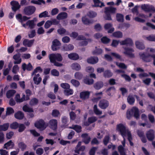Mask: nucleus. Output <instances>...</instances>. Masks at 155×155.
<instances>
[{
    "label": "nucleus",
    "instance_id": "f257e3e1",
    "mask_svg": "<svg viewBox=\"0 0 155 155\" xmlns=\"http://www.w3.org/2000/svg\"><path fill=\"white\" fill-rule=\"evenodd\" d=\"M16 18L18 21L21 23L22 26L25 28H26L27 26H28L30 29H33L35 26L34 20H28L30 18V17L26 16H22L21 14H18L16 15Z\"/></svg>",
    "mask_w": 155,
    "mask_h": 155
},
{
    "label": "nucleus",
    "instance_id": "f03ea898",
    "mask_svg": "<svg viewBox=\"0 0 155 155\" xmlns=\"http://www.w3.org/2000/svg\"><path fill=\"white\" fill-rule=\"evenodd\" d=\"M133 116L137 120L139 119V110L136 107H133L130 109H128L127 111L126 117L128 119L130 120Z\"/></svg>",
    "mask_w": 155,
    "mask_h": 155
},
{
    "label": "nucleus",
    "instance_id": "7ed1b4c3",
    "mask_svg": "<svg viewBox=\"0 0 155 155\" xmlns=\"http://www.w3.org/2000/svg\"><path fill=\"white\" fill-rule=\"evenodd\" d=\"M26 96L25 94H22V97L20 98V95L18 94L15 97V99L17 103H21L25 101H27L30 99V96L31 94V92L29 89H27L25 91Z\"/></svg>",
    "mask_w": 155,
    "mask_h": 155
},
{
    "label": "nucleus",
    "instance_id": "20e7f679",
    "mask_svg": "<svg viewBox=\"0 0 155 155\" xmlns=\"http://www.w3.org/2000/svg\"><path fill=\"white\" fill-rule=\"evenodd\" d=\"M117 130L120 132L121 135L124 138L126 136L127 133L129 131L128 129H127L126 127L121 123L117 125Z\"/></svg>",
    "mask_w": 155,
    "mask_h": 155
},
{
    "label": "nucleus",
    "instance_id": "39448f33",
    "mask_svg": "<svg viewBox=\"0 0 155 155\" xmlns=\"http://www.w3.org/2000/svg\"><path fill=\"white\" fill-rule=\"evenodd\" d=\"M36 10L35 7L33 5H30L25 7L23 10V12L25 15H31L34 14Z\"/></svg>",
    "mask_w": 155,
    "mask_h": 155
},
{
    "label": "nucleus",
    "instance_id": "423d86ee",
    "mask_svg": "<svg viewBox=\"0 0 155 155\" xmlns=\"http://www.w3.org/2000/svg\"><path fill=\"white\" fill-rule=\"evenodd\" d=\"M49 58L50 60L53 61L57 60V61L61 62L63 60V58L61 54L59 53L51 54L49 55Z\"/></svg>",
    "mask_w": 155,
    "mask_h": 155
},
{
    "label": "nucleus",
    "instance_id": "0eeeda50",
    "mask_svg": "<svg viewBox=\"0 0 155 155\" xmlns=\"http://www.w3.org/2000/svg\"><path fill=\"white\" fill-rule=\"evenodd\" d=\"M139 55L143 61L145 62H149L152 60V54L149 53L145 54L143 53H140Z\"/></svg>",
    "mask_w": 155,
    "mask_h": 155
},
{
    "label": "nucleus",
    "instance_id": "6e6552de",
    "mask_svg": "<svg viewBox=\"0 0 155 155\" xmlns=\"http://www.w3.org/2000/svg\"><path fill=\"white\" fill-rule=\"evenodd\" d=\"M35 127L38 129H41L43 130H45L47 126L45 125V122L42 119H40L37 121L35 123Z\"/></svg>",
    "mask_w": 155,
    "mask_h": 155
},
{
    "label": "nucleus",
    "instance_id": "1a4fd4ad",
    "mask_svg": "<svg viewBox=\"0 0 155 155\" xmlns=\"http://www.w3.org/2000/svg\"><path fill=\"white\" fill-rule=\"evenodd\" d=\"M52 44L51 48L53 51H56L60 48L61 43L57 39H54L52 41Z\"/></svg>",
    "mask_w": 155,
    "mask_h": 155
},
{
    "label": "nucleus",
    "instance_id": "9d476101",
    "mask_svg": "<svg viewBox=\"0 0 155 155\" xmlns=\"http://www.w3.org/2000/svg\"><path fill=\"white\" fill-rule=\"evenodd\" d=\"M109 102L106 99H102L100 101L98 105L99 107L102 109H106L109 105Z\"/></svg>",
    "mask_w": 155,
    "mask_h": 155
},
{
    "label": "nucleus",
    "instance_id": "9b49d317",
    "mask_svg": "<svg viewBox=\"0 0 155 155\" xmlns=\"http://www.w3.org/2000/svg\"><path fill=\"white\" fill-rule=\"evenodd\" d=\"M11 5L12 6V9L13 11L15 12L18 10L21 7L20 5L19 4L18 1H13L10 2Z\"/></svg>",
    "mask_w": 155,
    "mask_h": 155
},
{
    "label": "nucleus",
    "instance_id": "f8f14e48",
    "mask_svg": "<svg viewBox=\"0 0 155 155\" xmlns=\"http://www.w3.org/2000/svg\"><path fill=\"white\" fill-rule=\"evenodd\" d=\"M146 135L147 139L150 141H153L154 138V132L153 130L150 129L147 131Z\"/></svg>",
    "mask_w": 155,
    "mask_h": 155
},
{
    "label": "nucleus",
    "instance_id": "ddd939ff",
    "mask_svg": "<svg viewBox=\"0 0 155 155\" xmlns=\"http://www.w3.org/2000/svg\"><path fill=\"white\" fill-rule=\"evenodd\" d=\"M124 49L125 51L124 52V53L125 54L131 58H133L134 57V54L132 53V52L134 51L133 49L127 47L125 48Z\"/></svg>",
    "mask_w": 155,
    "mask_h": 155
},
{
    "label": "nucleus",
    "instance_id": "4468645a",
    "mask_svg": "<svg viewBox=\"0 0 155 155\" xmlns=\"http://www.w3.org/2000/svg\"><path fill=\"white\" fill-rule=\"evenodd\" d=\"M121 45H127L129 46H132L133 45V43L132 40L129 38H127L124 40L120 42Z\"/></svg>",
    "mask_w": 155,
    "mask_h": 155
},
{
    "label": "nucleus",
    "instance_id": "2eb2a0df",
    "mask_svg": "<svg viewBox=\"0 0 155 155\" xmlns=\"http://www.w3.org/2000/svg\"><path fill=\"white\" fill-rule=\"evenodd\" d=\"M50 127L54 130H56L57 128V121L55 119H52L49 122Z\"/></svg>",
    "mask_w": 155,
    "mask_h": 155
},
{
    "label": "nucleus",
    "instance_id": "dca6fc26",
    "mask_svg": "<svg viewBox=\"0 0 155 155\" xmlns=\"http://www.w3.org/2000/svg\"><path fill=\"white\" fill-rule=\"evenodd\" d=\"M83 141L85 144H88L91 141V138L87 133L83 134L81 135Z\"/></svg>",
    "mask_w": 155,
    "mask_h": 155
},
{
    "label": "nucleus",
    "instance_id": "f3484780",
    "mask_svg": "<svg viewBox=\"0 0 155 155\" xmlns=\"http://www.w3.org/2000/svg\"><path fill=\"white\" fill-rule=\"evenodd\" d=\"M15 117L18 120H22L24 117V113L21 111H18L14 114Z\"/></svg>",
    "mask_w": 155,
    "mask_h": 155
},
{
    "label": "nucleus",
    "instance_id": "a211bd4d",
    "mask_svg": "<svg viewBox=\"0 0 155 155\" xmlns=\"http://www.w3.org/2000/svg\"><path fill=\"white\" fill-rule=\"evenodd\" d=\"M22 68L24 71H25L26 70L30 71L32 70L33 66L30 63H28L27 65L24 63L22 65Z\"/></svg>",
    "mask_w": 155,
    "mask_h": 155
},
{
    "label": "nucleus",
    "instance_id": "6ab92c4d",
    "mask_svg": "<svg viewBox=\"0 0 155 155\" xmlns=\"http://www.w3.org/2000/svg\"><path fill=\"white\" fill-rule=\"evenodd\" d=\"M98 61V58L97 57H91L90 58H88L87 60V62L91 64H95L97 63Z\"/></svg>",
    "mask_w": 155,
    "mask_h": 155
},
{
    "label": "nucleus",
    "instance_id": "aec40b11",
    "mask_svg": "<svg viewBox=\"0 0 155 155\" xmlns=\"http://www.w3.org/2000/svg\"><path fill=\"white\" fill-rule=\"evenodd\" d=\"M90 93L89 91H82L80 93V97L82 99H86L89 98Z\"/></svg>",
    "mask_w": 155,
    "mask_h": 155
},
{
    "label": "nucleus",
    "instance_id": "412c9836",
    "mask_svg": "<svg viewBox=\"0 0 155 155\" xmlns=\"http://www.w3.org/2000/svg\"><path fill=\"white\" fill-rule=\"evenodd\" d=\"M68 17V14L65 12H61L59 13L56 17L58 20H61L66 18Z\"/></svg>",
    "mask_w": 155,
    "mask_h": 155
},
{
    "label": "nucleus",
    "instance_id": "4be33fe9",
    "mask_svg": "<svg viewBox=\"0 0 155 155\" xmlns=\"http://www.w3.org/2000/svg\"><path fill=\"white\" fill-rule=\"evenodd\" d=\"M68 58L71 60H76L79 58L78 55L75 53L69 54L68 55Z\"/></svg>",
    "mask_w": 155,
    "mask_h": 155
},
{
    "label": "nucleus",
    "instance_id": "5701e85b",
    "mask_svg": "<svg viewBox=\"0 0 155 155\" xmlns=\"http://www.w3.org/2000/svg\"><path fill=\"white\" fill-rule=\"evenodd\" d=\"M127 101L130 105H133L135 101V99L133 95L129 94L127 98Z\"/></svg>",
    "mask_w": 155,
    "mask_h": 155
},
{
    "label": "nucleus",
    "instance_id": "b1692460",
    "mask_svg": "<svg viewBox=\"0 0 155 155\" xmlns=\"http://www.w3.org/2000/svg\"><path fill=\"white\" fill-rule=\"evenodd\" d=\"M82 21L83 23L85 25H88L92 23V22L86 16L82 17Z\"/></svg>",
    "mask_w": 155,
    "mask_h": 155
},
{
    "label": "nucleus",
    "instance_id": "393cba45",
    "mask_svg": "<svg viewBox=\"0 0 155 155\" xmlns=\"http://www.w3.org/2000/svg\"><path fill=\"white\" fill-rule=\"evenodd\" d=\"M71 67L73 70L77 71H79L81 69L80 65L76 62L73 63L71 65Z\"/></svg>",
    "mask_w": 155,
    "mask_h": 155
},
{
    "label": "nucleus",
    "instance_id": "a878e982",
    "mask_svg": "<svg viewBox=\"0 0 155 155\" xmlns=\"http://www.w3.org/2000/svg\"><path fill=\"white\" fill-rule=\"evenodd\" d=\"M95 50L92 52V53L93 55H99L103 53V50L101 48H98L97 46L95 47Z\"/></svg>",
    "mask_w": 155,
    "mask_h": 155
},
{
    "label": "nucleus",
    "instance_id": "bb28decb",
    "mask_svg": "<svg viewBox=\"0 0 155 155\" xmlns=\"http://www.w3.org/2000/svg\"><path fill=\"white\" fill-rule=\"evenodd\" d=\"M70 128L74 130L78 133H80L82 131L81 127L77 125H73L72 127H70Z\"/></svg>",
    "mask_w": 155,
    "mask_h": 155
},
{
    "label": "nucleus",
    "instance_id": "cd10ccee",
    "mask_svg": "<svg viewBox=\"0 0 155 155\" xmlns=\"http://www.w3.org/2000/svg\"><path fill=\"white\" fill-rule=\"evenodd\" d=\"M113 75V73L110 70H107L104 71L103 76L105 78H109Z\"/></svg>",
    "mask_w": 155,
    "mask_h": 155
},
{
    "label": "nucleus",
    "instance_id": "c85d7f7f",
    "mask_svg": "<svg viewBox=\"0 0 155 155\" xmlns=\"http://www.w3.org/2000/svg\"><path fill=\"white\" fill-rule=\"evenodd\" d=\"M103 83L102 81H98L94 85V87L97 90H99L103 86Z\"/></svg>",
    "mask_w": 155,
    "mask_h": 155
},
{
    "label": "nucleus",
    "instance_id": "c756f323",
    "mask_svg": "<svg viewBox=\"0 0 155 155\" xmlns=\"http://www.w3.org/2000/svg\"><path fill=\"white\" fill-rule=\"evenodd\" d=\"M74 47L73 45L71 44L68 45H65L63 46V49L64 51H69L73 49Z\"/></svg>",
    "mask_w": 155,
    "mask_h": 155
},
{
    "label": "nucleus",
    "instance_id": "7c9ffc66",
    "mask_svg": "<svg viewBox=\"0 0 155 155\" xmlns=\"http://www.w3.org/2000/svg\"><path fill=\"white\" fill-rule=\"evenodd\" d=\"M135 45L136 47L139 49L143 50L145 48V47L143 44L139 41H136Z\"/></svg>",
    "mask_w": 155,
    "mask_h": 155
},
{
    "label": "nucleus",
    "instance_id": "2f4dec72",
    "mask_svg": "<svg viewBox=\"0 0 155 155\" xmlns=\"http://www.w3.org/2000/svg\"><path fill=\"white\" fill-rule=\"evenodd\" d=\"M9 126V124L8 123L4 124L2 125H0V132L7 130L8 129Z\"/></svg>",
    "mask_w": 155,
    "mask_h": 155
},
{
    "label": "nucleus",
    "instance_id": "473e14b6",
    "mask_svg": "<svg viewBox=\"0 0 155 155\" xmlns=\"http://www.w3.org/2000/svg\"><path fill=\"white\" fill-rule=\"evenodd\" d=\"M94 6L95 7H102L104 6V3L101 2L100 0H93Z\"/></svg>",
    "mask_w": 155,
    "mask_h": 155
},
{
    "label": "nucleus",
    "instance_id": "72a5a7b5",
    "mask_svg": "<svg viewBox=\"0 0 155 155\" xmlns=\"http://www.w3.org/2000/svg\"><path fill=\"white\" fill-rule=\"evenodd\" d=\"M116 9V8L112 7H106L105 8V12L114 13L115 12Z\"/></svg>",
    "mask_w": 155,
    "mask_h": 155
},
{
    "label": "nucleus",
    "instance_id": "f704fd0d",
    "mask_svg": "<svg viewBox=\"0 0 155 155\" xmlns=\"http://www.w3.org/2000/svg\"><path fill=\"white\" fill-rule=\"evenodd\" d=\"M22 109L25 112L31 113L34 112L33 108H32L29 107L27 105H24Z\"/></svg>",
    "mask_w": 155,
    "mask_h": 155
},
{
    "label": "nucleus",
    "instance_id": "c9c22d12",
    "mask_svg": "<svg viewBox=\"0 0 155 155\" xmlns=\"http://www.w3.org/2000/svg\"><path fill=\"white\" fill-rule=\"evenodd\" d=\"M22 109L25 112L31 113L34 112L33 108H32L29 107L27 105H24Z\"/></svg>",
    "mask_w": 155,
    "mask_h": 155
},
{
    "label": "nucleus",
    "instance_id": "e433bc0d",
    "mask_svg": "<svg viewBox=\"0 0 155 155\" xmlns=\"http://www.w3.org/2000/svg\"><path fill=\"white\" fill-rule=\"evenodd\" d=\"M117 21L120 22H123L124 21V15L120 13H117L116 15Z\"/></svg>",
    "mask_w": 155,
    "mask_h": 155
},
{
    "label": "nucleus",
    "instance_id": "4c0bfd02",
    "mask_svg": "<svg viewBox=\"0 0 155 155\" xmlns=\"http://www.w3.org/2000/svg\"><path fill=\"white\" fill-rule=\"evenodd\" d=\"M15 92V91L14 90L8 91L6 94L7 97L8 98H10L13 96Z\"/></svg>",
    "mask_w": 155,
    "mask_h": 155
},
{
    "label": "nucleus",
    "instance_id": "58836bf2",
    "mask_svg": "<svg viewBox=\"0 0 155 155\" xmlns=\"http://www.w3.org/2000/svg\"><path fill=\"white\" fill-rule=\"evenodd\" d=\"M38 100L36 98H32L29 102V104L31 106H35L37 105L38 103Z\"/></svg>",
    "mask_w": 155,
    "mask_h": 155
},
{
    "label": "nucleus",
    "instance_id": "ea45409f",
    "mask_svg": "<svg viewBox=\"0 0 155 155\" xmlns=\"http://www.w3.org/2000/svg\"><path fill=\"white\" fill-rule=\"evenodd\" d=\"M84 82L86 84L91 85L93 84L94 80L93 79L86 78L84 79Z\"/></svg>",
    "mask_w": 155,
    "mask_h": 155
},
{
    "label": "nucleus",
    "instance_id": "a19ab883",
    "mask_svg": "<svg viewBox=\"0 0 155 155\" xmlns=\"http://www.w3.org/2000/svg\"><path fill=\"white\" fill-rule=\"evenodd\" d=\"M74 77L75 79L80 80L83 78V74L80 72H77L75 73Z\"/></svg>",
    "mask_w": 155,
    "mask_h": 155
},
{
    "label": "nucleus",
    "instance_id": "79ce46f5",
    "mask_svg": "<svg viewBox=\"0 0 155 155\" xmlns=\"http://www.w3.org/2000/svg\"><path fill=\"white\" fill-rule=\"evenodd\" d=\"M113 36L115 38H120L123 37V34L120 31H117L114 32L113 33Z\"/></svg>",
    "mask_w": 155,
    "mask_h": 155
},
{
    "label": "nucleus",
    "instance_id": "37998d69",
    "mask_svg": "<svg viewBox=\"0 0 155 155\" xmlns=\"http://www.w3.org/2000/svg\"><path fill=\"white\" fill-rule=\"evenodd\" d=\"M12 146L13 147L14 146V143L12 142V140H10L4 144L3 148L4 149H8V147Z\"/></svg>",
    "mask_w": 155,
    "mask_h": 155
},
{
    "label": "nucleus",
    "instance_id": "c03bdc74",
    "mask_svg": "<svg viewBox=\"0 0 155 155\" xmlns=\"http://www.w3.org/2000/svg\"><path fill=\"white\" fill-rule=\"evenodd\" d=\"M19 124L17 122H14L10 124V127L11 129L15 130L18 128Z\"/></svg>",
    "mask_w": 155,
    "mask_h": 155
},
{
    "label": "nucleus",
    "instance_id": "a18cd8bd",
    "mask_svg": "<svg viewBox=\"0 0 155 155\" xmlns=\"http://www.w3.org/2000/svg\"><path fill=\"white\" fill-rule=\"evenodd\" d=\"M87 15L90 18H93L96 17L97 14L96 12L92 11H90L87 13Z\"/></svg>",
    "mask_w": 155,
    "mask_h": 155
},
{
    "label": "nucleus",
    "instance_id": "49530a36",
    "mask_svg": "<svg viewBox=\"0 0 155 155\" xmlns=\"http://www.w3.org/2000/svg\"><path fill=\"white\" fill-rule=\"evenodd\" d=\"M73 91L72 89L68 88L65 89L64 91V94L67 96L71 95L73 94Z\"/></svg>",
    "mask_w": 155,
    "mask_h": 155
},
{
    "label": "nucleus",
    "instance_id": "de8ad7c7",
    "mask_svg": "<svg viewBox=\"0 0 155 155\" xmlns=\"http://www.w3.org/2000/svg\"><path fill=\"white\" fill-rule=\"evenodd\" d=\"M18 147L20 148L22 151H24L27 147V145L22 142L19 143L18 144Z\"/></svg>",
    "mask_w": 155,
    "mask_h": 155
},
{
    "label": "nucleus",
    "instance_id": "09e8293b",
    "mask_svg": "<svg viewBox=\"0 0 155 155\" xmlns=\"http://www.w3.org/2000/svg\"><path fill=\"white\" fill-rule=\"evenodd\" d=\"M94 113L97 115H101L102 114V111L100 110L98 108L97 105H95L93 108Z\"/></svg>",
    "mask_w": 155,
    "mask_h": 155
},
{
    "label": "nucleus",
    "instance_id": "8fccbe9b",
    "mask_svg": "<svg viewBox=\"0 0 155 155\" xmlns=\"http://www.w3.org/2000/svg\"><path fill=\"white\" fill-rule=\"evenodd\" d=\"M142 8L145 11L147 12H150L152 11H154L155 9L154 7H148L145 5L142 7Z\"/></svg>",
    "mask_w": 155,
    "mask_h": 155
},
{
    "label": "nucleus",
    "instance_id": "3c124183",
    "mask_svg": "<svg viewBox=\"0 0 155 155\" xmlns=\"http://www.w3.org/2000/svg\"><path fill=\"white\" fill-rule=\"evenodd\" d=\"M71 82L74 86L76 87H78L80 84L79 82L75 79H73L71 80Z\"/></svg>",
    "mask_w": 155,
    "mask_h": 155
},
{
    "label": "nucleus",
    "instance_id": "603ef678",
    "mask_svg": "<svg viewBox=\"0 0 155 155\" xmlns=\"http://www.w3.org/2000/svg\"><path fill=\"white\" fill-rule=\"evenodd\" d=\"M14 113V110L13 108L10 107H7V108L6 111V115H9L13 114Z\"/></svg>",
    "mask_w": 155,
    "mask_h": 155
},
{
    "label": "nucleus",
    "instance_id": "864d4df0",
    "mask_svg": "<svg viewBox=\"0 0 155 155\" xmlns=\"http://www.w3.org/2000/svg\"><path fill=\"white\" fill-rule=\"evenodd\" d=\"M110 137L109 135L105 136L103 140V142L105 146H106L109 142Z\"/></svg>",
    "mask_w": 155,
    "mask_h": 155
},
{
    "label": "nucleus",
    "instance_id": "5fc2aeb1",
    "mask_svg": "<svg viewBox=\"0 0 155 155\" xmlns=\"http://www.w3.org/2000/svg\"><path fill=\"white\" fill-rule=\"evenodd\" d=\"M97 120V118L95 116H92L88 118V121L90 123H93Z\"/></svg>",
    "mask_w": 155,
    "mask_h": 155
},
{
    "label": "nucleus",
    "instance_id": "6e6d98bb",
    "mask_svg": "<svg viewBox=\"0 0 155 155\" xmlns=\"http://www.w3.org/2000/svg\"><path fill=\"white\" fill-rule=\"evenodd\" d=\"M19 126L18 131L19 132H23L26 128L25 126L23 124H19Z\"/></svg>",
    "mask_w": 155,
    "mask_h": 155
},
{
    "label": "nucleus",
    "instance_id": "4d7b16f0",
    "mask_svg": "<svg viewBox=\"0 0 155 155\" xmlns=\"http://www.w3.org/2000/svg\"><path fill=\"white\" fill-rule=\"evenodd\" d=\"M101 40L103 43L104 44H107L109 43L110 41V39L107 38V37L104 36L102 37L101 39Z\"/></svg>",
    "mask_w": 155,
    "mask_h": 155
},
{
    "label": "nucleus",
    "instance_id": "13d9d810",
    "mask_svg": "<svg viewBox=\"0 0 155 155\" xmlns=\"http://www.w3.org/2000/svg\"><path fill=\"white\" fill-rule=\"evenodd\" d=\"M48 12L47 11H45L40 14L38 15V17L39 18H42L43 17H48L49 16H48Z\"/></svg>",
    "mask_w": 155,
    "mask_h": 155
},
{
    "label": "nucleus",
    "instance_id": "bf43d9fd",
    "mask_svg": "<svg viewBox=\"0 0 155 155\" xmlns=\"http://www.w3.org/2000/svg\"><path fill=\"white\" fill-rule=\"evenodd\" d=\"M51 74L54 76H58L59 75V72L56 69H53L51 71Z\"/></svg>",
    "mask_w": 155,
    "mask_h": 155
},
{
    "label": "nucleus",
    "instance_id": "052dcab7",
    "mask_svg": "<svg viewBox=\"0 0 155 155\" xmlns=\"http://www.w3.org/2000/svg\"><path fill=\"white\" fill-rule=\"evenodd\" d=\"M147 40L150 41H155V35H150L146 37Z\"/></svg>",
    "mask_w": 155,
    "mask_h": 155
},
{
    "label": "nucleus",
    "instance_id": "680f3d73",
    "mask_svg": "<svg viewBox=\"0 0 155 155\" xmlns=\"http://www.w3.org/2000/svg\"><path fill=\"white\" fill-rule=\"evenodd\" d=\"M59 114L60 112L58 110L55 109L53 110L52 115L53 117H58Z\"/></svg>",
    "mask_w": 155,
    "mask_h": 155
},
{
    "label": "nucleus",
    "instance_id": "e2e57ef3",
    "mask_svg": "<svg viewBox=\"0 0 155 155\" xmlns=\"http://www.w3.org/2000/svg\"><path fill=\"white\" fill-rule=\"evenodd\" d=\"M97 149V147H93L90 150L89 152L90 155H95V152Z\"/></svg>",
    "mask_w": 155,
    "mask_h": 155
},
{
    "label": "nucleus",
    "instance_id": "0e129e2a",
    "mask_svg": "<svg viewBox=\"0 0 155 155\" xmlns=\"http://www.w3.org/2000/svg\"><path fill=\"white\" fill-rule=\"evenodd\" d=\"M52 25L51 21L48 20L45 23L44 25L45 28L46 29H48L50 27L51 25Z\"/></svg>",
    "mask_w": 155,
    "mask_h": 155
},
{
    "label": "nucleus",
    "instance_id": "69168bd1",
    "mask_svg": "<svg viewBox=\"0 0 155 155\" xmlns=\"http://www.w3.org/2000/svg\"><path fill=\"white\" fill-rule=\"evenodd\" d=\"M61 87L64 89H66L70 88V85L67 83H63L61 84Z\"/></svg>",
    "mask_w": 155,
    "mask_h": 155
},
{
    "label": "nucleus",
    "instance_id": "338daca9",
    "mask_svg": "<svg viewBox=\"0 0 155 155\" xmlns=\"http://www.w3.org/2000/svg\"><path fill=\"white\" fill-rule=\"evenodd\" d=\"M70 118L72 120H74L76 117V115L75 114L73 111H71L69 114Z\"/></svg>",
    "mask_w": 155,
    "mask_h": 155
},
{
    "label": "nucleus",
    "instance_id": "774afa93",
    "mask_svg": "<svg viewBox=\"0 0 155 155\" xmlns=\"http://www.w3.org/2000/svg\"><path fill=\"white\" fill-rule=\"evenodd\" d=\"M111 55L117 59H119L120 60H121V56L118 54L114 52H112L111 53Z\"/></svg>",
    "mask_w": 155,
    "mask_h": 155
}]
</instances>
